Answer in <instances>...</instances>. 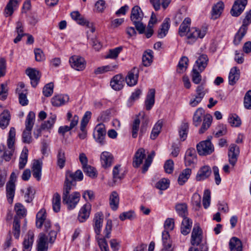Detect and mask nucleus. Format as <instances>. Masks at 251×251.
<instances>
[{"instance_id":"f257e3e1","label":"nucleus","mask_w":251,"mask_h":251,"mask_svg":"<svg viewBox=\"0 0 251 251\" xmlns=\"http://www.w3.org/2000/svg\"><path fill=\"white\" fill-rule=\"evenodd\" d=\"M80 199V194L78 192H75L70 194L68 189H66L63 193V203L66 205L67 209L69 210L76 207Z\"/></svg>"},{"instance_id":"f03ea898","label":"nucleus","mask_w":251,"mask_h":251,"mask_svg":"<svg viewBox=\"0 0 251 251\" xmlns=\"http://www.w3.org/2000/svg\"><path fill=\"white\" fill-rule=\"evenodd\" d=\"M83 178V175L80 170H77L75 173L67 171L66 173L64 186L65 188H71L75 186L77 181H81Z\"/></svg>"},{"instance_id":"7ed1b4c3","label":"nucleus","mask_w":251,"mask_h":251,"mask_svg":"<svg viewBox=\"0 0 251 251\" xmlns=\"http://www.w3.org/2000/svg\"><path fill=\"white\" fill-rule=\"evenodd\" d=\"M112 227V221L111 220H108L103 231V234H104V237L100 238L99 237H96L98 240V243L101 251H109L108 246L105 238H110Z\"/></svg>"},{"instance_id":"20e7f679","label":"nucleus","mask_w":251,"mask_h":251,"mask_svg":"<svg viewBox=\"0 0 251 251\" xmlns=\"http://www.w3.org/2000/svg\"><path fill=\"white\" fill-rule=\"evenodd\" d=\"M205 28L199 29L197 27H192L188 30L187 34V43L192 44L198 39L203 38L206 34Z\"/></svg>"},{"instance_id":"39448f33","label":"nucleus","mask_w":251,"mask_h":251,"mask_svg":"<svg viewBox=\"0 0 251 251\" xmlns=\"http://www.w3.org/2000/svg\"><path fill=\"white\" fill-rule=\"evenodd\" d=\"M71 16L78 24L81 25L86 26L87 27L90 28L92 32H94L95 31V28L93 26V23L87 20L78 11L72 12L71 13Z\"/></svg>"},{"instance_id":"423d86ee","label":"nucleus","mask_w":251,"mask_h":251,"mask_svg":"<svg viewBox=\"0 0 251 251\" xmlns=\"http://www.w3.org/2000/svg\"><path fill=\"white\" fill-rule=\"evenodd\" d=\"M198 153L200 155L210 154L214 151V148L209 140L203 141L197 145Z\"/></svg>"},{"instance_id":"0eeeda50","label":"nucleus","mask_w":251,"mask_h":251,"mask_svg":"<svg viewBox=\"0 0 251 251\" xmlns=\"http://www.w3.org/2000/svg\"><path fill=\"white\" fill-rule=\"evenodd\" d=\"M106 135L105 126L102 124H98L95 128L93 137L96 142L103 145L105 144L104 138Z\"/></svg>"},{"instance_id":"6e6552de","label":"nucleus","mask_w":251,"mask_h":251,"mask_svg":"<svg viewBox=\"0 0 251 251\" xmlns=\"http://www.w3.org/2000/svg\"><path fill=\"white\" fill-rule=\"evenodd\" d=\"M103 219L104 216L101 212H98L94 215L93 220V228L97 236H99L100 235Z\"/></svg>"},{"instance_id":"1a4fd4ad","label":"nucleus","mask_w":251,"mask_h":251,"mask_svg":"<svg viewBox=\"0 0 251 251\" xmlns=\"http://www.w3.org/2000/svg\"><path fill=\"white\" fill-rule=\"evenodd\" d=\"M70 64L73 69L77 71H82L85 68L84 59L79 56L74 55L69 59Z\"/></svg>"},{"instance_id":"9d476101","label":"nucleus","mask_w":251,"mask_h":251,"mask_svg":"<svg viewBox=\"0 0 251 251\" xmlns=\"http://www.w3.org/2000/svg\"><path fill=\"white\" fill-rule=\"evenodd\" d=\"M247 0H236L230 10L232 16L238 17L244 11L247 4Z\"/></svg>"},{"instance_id":"9b49d317","label":"nucleus","mask_w":251,"mask_h":251,"mask_svg":"<svg viewBox=\"0 0 251 251\" xmlns=\"http://www.w3.org/2000/svg\"><path fill=\"white\" fill-rule=\"evenodd\" d=\"M202 239V232L199 226L195 225L193 229L191 243L192 245L195 246H199L201 242Z\"/></svg>"},{"instance_id":"f8f14e48","label":"nucleus","mask_w":251,"mask_h":251,"mask_svg":"<svg viewBox=\"0 0 251 251\" xmlns=\"http://www.w3.org/2000/svg\"><path fill=\"white\" fill-rule=\"evenodd\" d=\"M25 73L30 79V83L32 86L35 87L41 77L40 72L36 69L29 68L26 70Z\"/></svg>"},{"instance_id":"ddd939ff","label":"nucleus","mask_w":251,"mask_h":251,"mask_svg":"<svg viewBox=\"0 0 251 251\" xmlns=\"http://www.w3.org/2000/svg\"><path fill=\"white\" fill-rule=\"evenodd\" d=\"M239 154V148L234 144L230 145L228 152V161L229 163L234 166L237 161V158Z\"/></svg>"},{"instance_id":"4468645a","label":"nucleus","mask_w":251,"mask_h":251,"mask_svg":"<svg viewBox=\"0 0 251 251\" xmlns=\"http://www.w3.org/2000/svg\"><path fill=\"white\" fill-rule=\"evenodd\" d=\"M91 210V205L89 203H86L83 205L79 210L77 219L80 223L86 221L89 217Z\"/></svg>"},{"instance_id":"2eb2a0df","label":"nucleus","mask_w":251,"mask_h":251,"mask_svg":"<svg viewBox=\"0 0 251 251\" xmlns=\"http://www.w3.org/2000/svg\"><path fill=\"white\" fill-rule=\"evenodd\" d=\"M125 78L121 74L114 76L110 81V86L115 91H120L124 87Z\"/></svg>"},{"instance_id":"dca6fc26","label":"nucleus","mask_w":251,"mask_h":251,"mask_svg":"<svg viewBox=\"0 0 251 251\" xmlns=\"http://www.w3.org/2000/svg\"><path fill=\"white\" fill-rule=\"evenodd\" d=\"M186 166H190L197 162V154L194 149L190 148L187 150L184 157Z\"/></svg>"},{"instance_id":"f3484780","label":"nucleus","mask_w":251,"mask_h":251,"mask_svg":"<svg viewBox=\"0 0 251 251\" xmlns=\"http://www.w3.org/2000/svg\"><path fill=\"white\" fill-rule=\"evenodd\" d=\"M113 162L112 154L108 151H103L100 154V162L104 168L110 167Z\"/></svg>"},{"instance_id":"a211bd4d","label":"nucleus","mask_w":251,"mask_h":251,"mask_svg":"<svg viewBox=\"0 0 251 251\" xmlns=\"http://www.w3.org/2000/svg\"><path fill=\"white\" fill-rule=\"evenodd\" d=\"M42 162L39 160H34L31 167L32 175L37 180H40L42 175Z\"/></svg>"},{"instance_id":"6ab92c4d","label":"nucleus","mask_w":251,"mask_h":251,"mask_svg":"<svg viewBox=\"0 0 251 251\" xmlns=\"http://www.w3.org/2000/svg\"><path fill=\"white\" fill-rule=\"evenodd\" d=\"M145 150L143 148L139 149L135 152L133 159V166L135 168H138L143 163V160L145 158Z\"/></svg>"},{"instance_id":"aec40b11","label":"nucleus","mask_w":251,"mask_h":251,"mask_svg":"<svg viewBox=\"0 0 251 251\" xmlns=\"http://www.w3.org/2000/svg\"><path fill=\"white\" fill-rule=\"evenodd\" d=\"M34 237L33 232L28 231L23 242V251H30L34 241Z\"/></svg>"},{"instance_id":"412c9836","label":"nucleus","mask_w":251,"mask_h":251,"mask_svg":"<svg viewBox=\"0 0 251 251\" xmlns=\"http://www.w3.org/2000/svg\"><path fill=\"white\" fill-rule=\"evenodd\" d=\"M211 174V169L208 166H203L200 168L196 176L197 181H201L207 178Z\"/></svg>"},{"instance_id":"4be33fe9","label":"nucleus","mask_w":251,"mask_h":251,"mask_svg":"<svg viewBox=\"0 0 251 251\" xmlns=\"http://www.w3.org/2000/svg\"><path fill=\"white\" fill-rule=\"evenodd\" d=\"M138 70L134 68L129 72L126 78L127 84L129 86L136 85L137 83L138 78Z\"/></svg>"},{"instance_id":"5701e85b","label":"nucleus","mask_w":251,"mask_h":251,"mask_svg":"<svg viewBox=\"0 0 251 251\" xmlns=\"http://www.w3.org/2000/svg\"><path fill=\"white\" fill-rule=\"evenodd\" d=\"M144 14L141 8L137 6H134L131 10L130 20L133 23L142 21Z\"/></svg>"},{"instance_id":"b1692460","label":"nucleus","mask_w":251,"mask_h":251,"mask_svg":"<svg viewBox=\"0 0 251 251\" xmlns=\"http://www.w3.org/2000/svg\"><path fill=\"white\" fill-rule=\"evenodd\" d=\"M69 97L67 95H58L51 99L52 104L55 106H60L68 102Z\"/></svg>"},{"instance_id":"393cba45","label":"nucleus","mask_w":251,"mask_h":251,"mask_svg":"<svg viewBox=\"0 0 251 251\" xmlns=\"http://www.w3.org/2000/svg\"><path fill=\"white\" fill-rule=\"evenodd\" d=\"M208 58L206 54L201 55L196 61V65L194 67L197 68L200 72H202L207 65Z\"/></svg>"},{"instance_id":"a878e982","label":"nucleus","mask_w":251,"mask_h":251,"mask_svg":"<svg viewBox=\"0 0 251 251\" xmlns=\"http://www.w3.org/2000/svg\"><path fill=\"white\" fill-rule=\"evenodd\" d=\"M240 77V70L236 67L230 69L228 76V83L230 85H234Z\"/></svg>"},{"instance_id":"bb28decb","label":"nucleus","mask_w":251,"mask_h":251,"mask_svg":"<svg viewBox=\"0 0 251 251\" xmlns=\"http://www.w3.org/2000/svg\"><path fill=\"white\" fill-rule=\"evenodd\" d=\"M204 116V109L202 108H198L193 117V124L196 127L199 126Z\"/></svg>"},{"instance_id":"cd10ccee","label":"nucleus","mask_w":251,"mask_h":251,"mask_svg":"<svg viewBox=\"0 0 251 251\" xmlns=\"http://www.w3.org/2000/svg\"><path fill=\"white\" fill-rule=\"evenodd\" d=\"M155 89H151L149 90L145 100L146 108L150 110L154 104Z\"/></svg>"},{"instance_id":"c85d7f7f","label":"nucleus","mask_w":251,"mask_h":251,"mask_svg":"<svg viewBox=\"0 0 251 251\" xmlns=\"http://www.w3.org/2000/svg\"><path fill=\"white\" fill-rule=\"evenodd\" d=\"M224 8V3L220 1L215 4L212 9L211 14L213 19L218 18L222 14Z\"/></svg>"},{"instance_id":"c756f323","label":"nucleus","mask_w":251,"mask_h":251,"mask_svg":"<svg viewBox=\"0 0 251 251\" xmlns=\"http://www.w3.org/2000/svg\"><path fill=\"white\" fill-rule=\"evenodd\" d=\"M47 214L46 210L41 209L36 214V226L38 228H41L44 222L48 219H46Z\"/></svg>"},{"instance_id":"7c9ffc66","label":"nucleus","mask_w":251,"mask_h":251,"mask_svg":"<svg viewBox=\"0 0 251 251\" xmlns=\"http://www.w3.org/2000/svg\"><path fill=\"white\" fill-rule=\"evenodd\" d=\"M119 196L116 191H113L109 197V204L111 209L115 211L119 207Z\"/></svg>"},{"instance_id":"2f4dec72","label":"nucleus","mask_w":251,"mask_h":251,"mask_svg":"<svg viewBox=\"0 0 251 251\" xmlns=\"http://www.w3.org/2000/svg\"><path fill=\"white\" fill-rule=\"evenodd\" d=\"M48 238L44 233H40L39 235V241L38 243V251H47Z\"/></svg>"},{"instance_id":"473e14b6","label":"nucleus","mask_w":251,"mask_h":251,"mask_svg":"<svg viewBox=\"0 0 251 251\" xmlns=\"http://www.w3.org/2000/svg\"><path fill=\"white\" fill-rule=\"evenodd\" d=\"M10 115L8 110H4L0 115V127L5 128L9 124Z\"/></svg>"},{"instance_id":"72a5a7b5","label":"nucleus","mask_w":251,"mask_h":251,"mask_svg":"<svg viewBox=\"0 0 251 251\" xmlns=\"http://www.w3.org/2000/svg\"><path fill=\"white\" fill-rule=\"evenodd\" d=\"M192 225V222L191 220L188 218H184L181 224V233L184 235H187L190 232Z\"/></svg>"},{"instance_id":"f704fd0d","label":"nucleus","mask_w":251,"mask_h":251,"mask_svg":"<svg viewBox=\"0 0 251 251\" xmlns=\"http://www.w3.org/2000/svg\"><path fill=\"white\" fill-rule=\"evenodd\" d=\"M16 130L14 127H11L8 133L7 141L8 148L11 151L14 150V144L15 142Z\"/></svg>"},{"instance_id":"c9c22d12","label":"nucleus","mask_w":251,"mask_h":251,"mask_svg":"<svg viewBox=\"0 0 251 251\" xmlns=\"http://www.w3.org/2000/svg\"><path fill=\"white\" fill-rule=\"evenodd\" d=\"M229 248L231 251H242L241 241L237 237H232L229 242Z\"/></svg>"},{"instance_id":"e433bc0d","label":"nucleus","mask_w":251,"mask_h":251,"mask_svg":"<svg viewBox=\"0 0 251 251\" xmlns=\"http://www.w3.org/2000/svg\"><path fill=\"white\" fill-rule=\"evenodd\" d=\"M212 121V117L210 114H207L203 117V121L201 128L199 129L200 134L203 133L210 126Z\"/></svg>"},{"instance_id":"4c0bfd02","label":"nucleus","mask_w":251,"mask_h":251,"mask_svg":"<svg viewBox=\"0 0 251 251\" xmlns=\"http://www.w3.org/2000/svg\"><path fill=\"white\" fill-rule=\"evenodd\" d=\"M190 24L191 19L189 18H186L179 27L178 33L180 36L182 37L185 35L187 30L190 29Z\"/></svg>"},{"instance_id":"58836bf2","label":"nucleus","mask_w":251,"mask_h":251,"mask_svg":"<svg viewBox=\"0 0 251 251\" xmlns=\"http://www.w3.org/2000/svg\"><path fill=\"white\" fill-rule=\"evenodd\" d=\"M28 152V151L27 149L25 147L19 158V168L20 170L23 169L27 163Z\"/></svg>"},{"instance_id":"ea45409f","label":"nucleus","mask_w":251,"mask_h":251,"mask_svg":"<svg viewBox=\"0 0 251 251\" xmlns=\"http://www.w3.org/2000/svg\"><path fill=\"white\" fill-rule=\"evenodd\" d=\"M169 19H165L163 23L161 25V28L158 31V37L159 38H163L168 33V30L170 27V24L169 23Z\"/></svg>"},{"instance_id":"a19ab883","label":"nucleus","mask_w":251,"mask_h":251,"mask_svg":"<svg viewBox=\"0 0 251 251\" xmlns=\"http://www.w3.org/2000/svg\"><path fill=\"white\" fill-rule=\"evenodd\" d=\"M20 221L18 217H14L12 228V233L16 239H19L21 233Z\"/></svg>"},{"instance_id":"79ce46f5","label":"nucleus","mask_w":251,"mask_h":251,"mask_svg":"<svg viewBox=\"0 0 251 251\" xmlns=\"http://www.w3.org/2000/svg\"><path fill=\"white\" fill-rule=\"evenodd\" d=\"M52 209L55 212H58L60 210L61 196L57 193H55L52 199Z\"/></svg>"},{"instance_id":"37998d69","label":"nucleus","mask_w":251,"mask_h":251,"mask_svg":"<svg viewBox=\"0 0 251 251\" xmlns=\"http://www.w3.org/2000/svg\"><path fill=\"white\" fill-rule=\"evenodd\" d=\"M152 51L148 50L144 52L142 56V62L144 66H149L152 61L153 58Z\"/></svg>"},{"instance_id":"c03bdc74","label":"nucleus","mask_w":251,"mask_h":251,"mask_svg":"<svg viewBox=\"0 0 251 251\" xmlns=\"http://www.w3.org/2000/svg\"><path fill=\"white\" fill-rule=\"evenodd\" d=\"M192 171L190 169H184L179 175L178 178V182L180 185H183L189 178Z\"/></svg>"},{"instance_id":"a18cd8bd","label":"nucleus","mask_w":251,"mask_h":251,"mask_svg":"<svg viewBox=\"0 0 251 251\" xmlns=\"http://www.w3.org/2000/svg\"><path fill=\"white\" fill-rule=\"evenodd\" d=\"M176 210L177 214L183 219L187 218V206L185 203H179L176 205Z\"/></svg>"},{"instance_id":"49530a36","label":"nucleus","mask_w":251,"mask_h":251,"mask_svg":"<svg viewBox=\"0 0 251 251\" xmlns=\"http://www.w3.org/2000/svg\"><path fill=\"white\" fill-rule=\"evenodd\" d=\"M188 58L186 56H183L179 60L178 65L177 72L178 73H183L188 67Z\"/></svg>"},{"instance_id":"de8ad7c7","label":"nucleus","mask_w":251,"mask_h":251,"mask_svg":"<svg viewBox=\"0 0 251 251\" xmlns=\"http://www.w3.org/2000/svg\"><path fill=\"white\" fill-rule=\"evenodd\" d=\"M35 114L33 111H30L27 115L25 122V129H32L34 124Z\"/></svg>"},{"instance_id":"09e8293b","label":"nucleus","mask_w":251,"mask_h":251,"mask_svg":"<svg viewBox=\"0 0 251 251\" xmlns=\"http://www.w3.org/2000/svg\"><path fill=\"white\" fill-rule=\"evenodd\" d=\"M247 30L248 29L245 28L244 27L241 26L235 35L233 40V43L234 45H238L240 44L242 38L246 34Z\"/></svg>"},{"instance_id":"8fccbe9b","label":"nucleus","mask_w":251,"mask_h":251,"mask_svg":"<svg viewBox=\"0 0 251 251\" xmlns=\"http://www.w3.org/2000/svg\"><path fill=\"white\" fill-rule=\"evenodd\" d=\"M22 192L26 202H30L33 200L35 193V189H22Z\"/></svg>"},{"instance_id":"3c124183","label":"nucleus","mask_w":251,"mask_h":251,"mask_svg":"<svg viewBox=\"0 0 251 251\" xmlns=\"http://www.w3.org/2000/svg\"><path fill=\"white\" fill-rule=\"evenodd\" d=\"M15 210L16 215L14 217H18L20 220L26 215V210L25 207L21 203H17L15 205Z\"/></svg>"},{"instance_id":"603ef678","label":"nucleus","mask_w":251,"mask_h":251,"mask_svg":"<svg viewBox=\"0 0 251 251\" xmlns=\"http://www.w3.org/2000/svg\"><path fill=\"white\" fill-rule=\"evenodd\" d=\"M189 129V125L187 123H183L181 124L179 130V137L182 141H184L187 136Z\"/></svg>"},{"instance_id":"864d4df0","label":"nucleus","mask_w":251,"mask_h":251,"mask_svg":"<svg viewBox=\"0 0 251 251\" xmlns=\"http://www.w3.org/2000/svg\"><path fill=\"white\" fill-rule=\"evenodd\" d=\"M162 123L161 122L158 121L156 123L154 126L151 134L150 137L151 139L154 140L158 136L162 128Z\"/></svg>"},{"instance_id":"5fc2aeb1","label":"nucleus","mask_w":251,"mask_h":251,"mask_svg":"<svg viewBox=\"0 0 251 251\" xmlns=\"http://www.w3.org/2000/svg\"><path fill=\"white\" fill-rule=\"evenodd\" d=\"M57 165L60 169H62L65 164L66 157L65 152L61 149H60L58 151L57 154Z\"/></svg>"},{"instance_id":"6e6d98bb","label":"nucleus","mask_w":251,"mask_h":251,"mask_svg":"<svg viewBox=\"0 0 251 251\" xmlns=\"http://www.w3.org/2000/svg\"><path fill=\"white\" fill-rule=\"evenodd\" d=\"M140 121L138 118H136L133 122L131 125V133L132 137L136 138L138 136V132L139 129Z\"/></svg>"},{"instance_id":"4d7b16f0","label":"nucleus","mask_w":251,"mask_h":251,"mask_svg":"<svg viewBox=\"0 0 251 251\" xmlns=\"http://www.w3.org/2000/svg\"><path fill=\"white\" fill-rule=\"evenodd\" d=\"M19 172L18 170H16L11 173L9 180L7 183L6 188H14L15 187V183L16 181L17 176Z\"/></svg>"},{"instance_id":"13d9d810","label":"nucleus","mask_w":251,"mask_h":251,"mask_svg":"<svg viewBox=\"0 0 251 251\" xmlns=\"http://www.w3.org/2000/svg\"><path fill=\"white\" fill-rule=\"evenodd\" d=\"M122 47H118L113 49L110 50L108 53L105 56L106 58L116 59L119 55V53L122 50Z\"/></svg>"},{"instance_id":"bf43d9fd","label":"nucleus","mask_w":251,"mask_h":251,"mask_svg":"<svg viewBox=\"0 0 251 251\" xmlns=\"http://www.w3.org/2000/svg\"><path fill=\"white\" fill-rule=\"evenodd\" d=\"M155 156L154 151H152L151 154L148 155L147 158L145 160V163L142 168V173H145L148 170L149 167L151 165L153 158Z\"/></svg>"},{"instance_id":"052dcab7","label":"nucleus","mask_w":251,"mask_h":251,"mask_svg":"<svg viewBox=\"0 0 251 251\" xmlns=\"http://www.w3.org/2000/svg\"><path fill=\"white\" fill-rule=\"evenodd\" d=\"M210 195L211 193L209 189H205L202 200V204L204 208H207L210 204Z\"/></svg>"},{"instance_id":"680f3d73","label":"nucleus","mask_w":251,"mask_h":251,"mask_svg":"<svg viewBox=\"0 0 251 251\" xmlns=\"http://www.w3.org/2000/svg\"><path fill=\"white\" fill-rule=\"evenodd\" d=\"M13 151L11 150L5 151L0 150V161H2L4 160L6 161H9L11 158Z\"/></svg>"},{"instance_id":"e2e57ef3","label":"nucleus","mask_w":251,"mask_h":251,"mask_svg":"<svg viewBox=\"0 0 251 251\" xmlns=\"http://www.w3.org/2000/svg\"><path fill=\"white\" fill-rule=\"evenodd\" d=\"M56 120L55 116H52L49 118L47 121H45L42 124L41 127L43 129H50L53 126Z\"/></svg>"},{"instance_id":"0e129e2a","label":"nucleus","mask_w":251,"mask_h":251,"mask_svg":"<svg viewBox=\"0 0 251 251\" xmlns=\"http://www.w3.org/2000/svg\"><path fill=\"white\" fill-rule=\"evenodd\" d=\"M82 169L84 173L91 177L94 178L97 176L96 169L90 165L84 167Z\"/></svg>"},{"instance_id":"69168bd1","label":"nucleus","mask_w":251,"mask_h":251,"mask_svg":"<svg viewBox=\"0 0 251 251\" xmlns=\"http://www.w3.org/2000/svg\"><path fill=\"white\" fill-rule=\"evenodd\" d=\"M200 73V71L197 70L195 67L193 68L192 72V79L193 82L195 84H199L201 80Z\"/></svg>"},{"instance_id":"338daca9","label":"nucleus","mask_w":251,"mask_h":251,"mask_svg":"<svg viewBox=\"0 0 251 251\" xmlns=\"http://www.w3.org/2000/svg\"><path fill=\"white\" fill-rule=\"evenodd\" d=\"M32 130L25 129L24 130L22 135L23 142L26 144H30L32 142L31 131Z\"/></svg>"},{"instance_id":"774afa93","label":"nucleus","mask_w":251,"mask_h":251,"mask_svg":"<svg viewBox=\"0 0 251 251\" xmlns=\"http://www.w3.org/2000/svg\"><path fill=\"white\" fill-rule=\"evenodd\" d=\"M244 105L247 109H251V90L247 91L245 95Z\"/></svg>"}]
</instances>
